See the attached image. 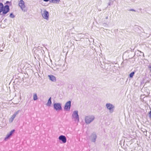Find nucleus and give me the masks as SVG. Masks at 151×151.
Instances as JSON below:
<instances>
[{
    "instance_id": "23",
    "label": "nucleus",
    "mask_w": 151,
    "mask_h": 151,
    "mask_svg": "<svg viewBox=\"0 0 151 151\" xmlns=\"http://www.w3.org/2000/svg\"><path fill=\"white\" fill-rule=\"evenodd\" d=\"M9 17L12 18H14L15 17V16L12 13H11L10 14Z\"/></svg>"
},
{
    "instance_id": "7",
    "label": "nucleus",
    "mask_w": 151,
    "mask_h": 151,
    "mask_svg": "<svg viewBox=\"0 0 151 151\" xmlns=\"http://www.w3.org/2000/svg\"><path fill=\"white\" fill-rule=\"evenodd\" d=\"M71 107V101H69L67 102L65 104L64 109L66 111L70 110Z\"/></svg>"
},
{
    "instance_id": "27",
    "label": "nucleus",
    "mask_w": 151,
    "mask_h": 151,
    "mask_svg": "<svg viewBox=\"0 0 151 151\" xmlns=\"http://www.w3.org/2000/svg\"><path fill=\"white\" fill-rule=\"evenodd\" d=\"M10 3V2L9 1H7L6 2V4H8V3Z\"/></svg>"
},
{
    "instance_id": "9",
    "label": "nucleus",
    "mask_w": 151,
    "mask_h": 151,
    "mask_svg": "<svg viewBox=\"0 0 151 151\" xmlns=\"http://www.w3.org/2000/svg\"><path fill=\"white\" fill-rule=\"evenodd\" d=\"M97 138V136L95 133H93L90 137L91 141L93 142H95Z\"/></svg>"
},
{
    "instance_id": "26",
    "label": "nucleus",
    "mask_w": 151,
    "mask_h": 151,
    "mask_svg": "<svg viewBox=\"0 0 151 151\" xmlns=\"http://www.w3.org/2000/svg\"><path fill=\"white\" fill-rule=\"evenodd\" d=\"M149 114H150V117H151V111H150V113H149Z\"/></svg>"
},
{
    "instance_id": "25",
    "label": "nucleus",
    "mask_w": 151,
    "mask_h": 151,
    "mask_svg": "<svg viewBox=\"0 0 151 151\" xmlns=\"http://www.w3.org/2000/svg\"><path fill=\"white\" fill-rule=\"evenodd\" d=\"M113 4V2H110L108 3L109 5H111Z\"/></svg>"
},
{
    "instance_id": "11",
    "label": "nucleus",
    "mask_w": 151,
    "mask_h": 151,
    "mask_svg": "<svg viewBox=\"0 0 151 151\" xmlns=\"http://www.w3.org/2000/svg\"><path fill=\"white\" fill-rule=\"evenodd\" d=\"M48 77L50 80L52 81V82H55L56 79V77L54 76L50 75L48 76Z\"/></svg>"
},
{
    "instance_id": "24",
    "label": "nucleus",
    "mask_w": 151,
    "mask_h": 151,
    "mask_svg": "<svg viewBox=\"0 0 151 151\" xmlns=\"http://www.w3.org/2000/svg\"><path fill=\"white\" fill-rule=\"evenodd\" d=\"M129 11H133V12H136V11L134 9H129Z\"/></svg>"
},
{
    "instance_id": "16",
    "label": "nucleus",
    "mask_w": 151,
    "mask_h": 151,
    "mask_svg": "<svg viewBox=\"0 0 151 151\" xmlns=\"http://www.w3.org/2000/svg\"><path fill=\"white\" fill-rule=\"evenodd\" d=\"M15 117V116L14 115H13L9 119V122L10 123L12 122Z\"/></svg>"
},
{
    "instance_id": "15",
    "label": "nucleus",
    "mask_w": 151,
    "mask_h": 151,
    "mask_svg": "<svg viewBox=\"0 0 151 151\" xmlns=\"http://www.w3.org/2000/svg\"><path fill=\"white\" fill-rule=\"evenodd\" d=\"M38 99V97L37 94L36 93H34L33 94V100L34 101Z\"/></svg>"
},
{
    "instance_id": "17",
    "label": "nucleus",
    "mask_w": 151,
    "mask_h": 151,
    "mask_svg": "<svg viewBox=\"0 0 151 151\" xmlns=\"http://www.w3.org/2000/svg\"><path fill=\"white\" fill-rule=\"evenodd\" d=\"M60 1H49L50 3H53L58 4L59 3Z\"/></svg>"
},
{
    "instance_id": "28",
    "label": "nucleus",
    "mask_w": 151,
    "mask_h": 151,
    "mask_svg": "<svg viewBox=\"0 0 151 151\" xmlns=\"http://www.w3.org/2000/svg\"><path fill=\"white\" fill-rule=\"evenodd\" d=\"M108 18V17H106V19H107Z\"/></svg>"
},
{
    "instance_id": "4",
    "label": "nucleus",
    "mask_w": 151,
    "mask_h": 151,
    "mask_svg": "<svg viewBox=\"0 0 151 151\" xmlns=\"http://www.w3.org/2000/svg\"><path fill=\"white\" fill-rule=\"evenodd\" d=\"M107 109L109 110L110 113H112L114 111V106L110 103H107L106 105Z\"/></svg>"
},
{
    "instance_id": "13",
    "label": "nucleus",
    "mask_w": 151,
    "mask_h": 151,
    "mask_svg": "<svg viewBox=\"0 0 151 151\" xmlns=\"http://www.w3.org/2000/svg\"><path fill=\"white\" fill-rule=\"evenodd\" d=\"M49 1H41V2L43 6H47V5L48 4L46 3Z\"/></svg>"
},
{
    "instance_id": "1",
    "label": "nucleus",
    "mask_w": 151,
    "mask_h": 151,
    "mask_svg": "<svg viewBox=\"0 0 151 151\" xmlns=\"http://www.w3.org/2000/svg\"><path fill=\"white\" fill-rule=\"evenodd\" d=\"M41 14L42 17L45 19L48 20L49 18V13L45 9H41Z\"/></svg>"
},
{
    "instance_id": "10",
    "label": "nucleus",
    "mask_w": 151,
    "mask_h": 151,
    "mask_svg": "<svg viewBox=\"0 0 151 151\" xmlns=\"http://www.w3.org/2000/svg\"><path fill=\"white\" fill-rule=\"evenodd\" d=\"M59 140L61 141L63 143H65L66 142L67 139L66 137L63 135H60L58 137Z\"/></svg>"
},
{
    "instance_id": "21",
    "label": "nucleus",
    "mask_w": 151,
    "mask_h": 151,
    "mask_svg": "<svg viewBox=\"0 0 151 151\" xmlns=\"http://www.w3.org/2000/svg\"><path fill=\"white\" fill-rule=\"evenodd\" d=\"M15 130L13 129L12 130L9 134V135L11 136L12 134L14 132Z\"/></svg>"
},
{
    "instance_id": "8",
    "label": "nucleus",
    "mask_w": 151,
    "mask_h": 151,
    "mask_svg": "<svg viewBox=\"0 0 151 151\" xmlns=\"http://www.w3.org/2000/svg\"><path fill=\"white\" fill-rule=\"evenodd\" d=\"M9 11V6L8 5H6L3 9V13L4 14H6Z\"/></svg>"
},
{
    "instance_id": "14",
    "label": "nucleus",
    "mask_w": 151,
    "mask_h": 151,
    "mask_svg": "<svg viewBox=\"0 0 151 151\" xmlns=\"http://www.w3.org/2000/svg\"><path fill=\"white\" fill-rule=\"evenodd\" d=\"M4 7L3 4L2 3H0V13L2 11Z\"/></svg>"
},
{
    "instance_id": "19",
    "label": "nucleus",
    "mask_w": 151,
    "mask_h": 151,
    "mask_svg": "<svg viewBox=\"0 0 151 151\" xmlns=\"http://www.w3.org/2000/svg\"><path fill=\"white\" fill-rule=\"evenodd\" d=\"M134 73H135L134 72H132L129 75V77L130 78H132L133 77V76Z\"/></svg>"
},
{
    "instance_id": "5",
    "label": "nucleus",
    "mask_w": 151,
    "mask_h": 151,
    "mask_svg": "<svg viewBox=\"0 0 151 151\" xmlns=\"http://www.w3.org/2000/svg\"><path fill=\"white\" fill-rule=\"evenodd\" d=\"M53 107L55 109L56 111L62 110L61 104L60 103H55L53 104Z\"/></svg>"
},
{
    "instance_id": "3",
    "label": "nucleus",
    "mask_w": 151,
    "mask_h": 151,
    "mask_svg": "<svg viewBox=\"0 0 151 151\" xmlns=\"http://www.w3.org/2000/svg\"><path fill=\"white\" fill-rule=\"evenodd\" d=\"M72 118L73 119L75 122H78L79 121V116L78 114V111H75L73 112L72 115Z\"/></svg>"
},
{
    "instance_id": "2",
    "label": "nucleus",
    "mask_w": 151,
    "mask_h": 151,
    "mask_svg": "<svg viewBox=\"0 0 151 151\" xmlns=\"http://www.w3.org/2000/svg\"><path fill=\"white\" fill-rule=\"evenodd\" d=\"M95 119V117L93 115H88L85 117V121L86 124H88L93 121Z\"/></svg>"
},
{
    "instance_id": "12",
    "label": "nucleus",
    "mask_w": 151,
    "mask_h": 151,
    "mask_svg": "<svg viewBox=\"0 0 151 151\" xmlns=\"http://www.w3.org/2000/svg\"><path fill=\"white\" fill-rule=\"evenodd\" d=\"M52 103L51 97H50L49 98L46 104V105L50 107L51 106Z\"/></svg>"
},
{
    "instance_id": "22",
    "label": "nucleus",
    "mask_w": 151,
    "mask_h": 151,
    "mask_svg": "<svg viewBox=\"0 0 151 151\" xmlns=\"http://www.w3.org/2000/svg\"><path fill=\"white\" fill-rule=\"evenodd\" d=\"M15 130L13 129L12 130L9 134V135L11 136L12 134L14 132Z\"/></svg>"
},
{
    "instance_id": "18",
    "label": "nucleus",
    "mask_w": 151,
    "mask_h": 151,
    "mask_svg": "<svg viewBox=\"0 0 151 151\" xmlns=\"http://www.w3.org/2000/svg\"><path fill=\"white\" fill-rule=\"evenodd\" d=\"M11 136L9 135V134L8 133L6 135V137L4 138V140L5 141H6L7 139H9L10 137Z\"/></svg>"
},
{
    "instance_id": "6",
    "label": "nucleus",
    "mask_w": 151,
    "mask_h": 151,
    "mask_svg": "<svg viewBox=\"0 0 151 151\" xmlns=\"http://www.w3.org/2000/svg\"><path fill=\"white\" fill-rule=\"evenodd\" d=\"M19 5L23 11H26L24 1H20L19 3Z\"/></svg>"
},
{
    "instance_id": "20",
    "label": "nucleus",
    "mask_w": 151,
    "mask_h": 151,
    "mask_svg": "<svg viewBox=\"0 0 151 151\" xmlns=\"http://www.w3.org/2000/svg\"><path fill=\"white\" fill-rule=\"evenodd\" d=\"M19 111H20L19 110H18L17 111L15 112L14 113V114H13V115L16 117V115H17L19 113Z\"/></svg>"
}]
</instances>
